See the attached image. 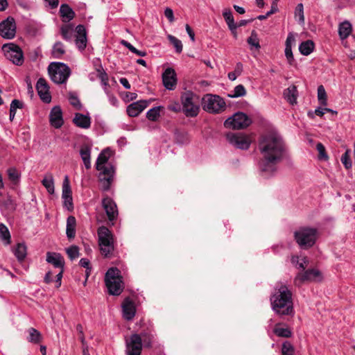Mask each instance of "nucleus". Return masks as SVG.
I'll list each match as a JSON object with an SVG mask.
<instances>
[{
    "label": "nucleus",
    "mask_w": 355,
    "mask_h": 355,
    "mask_svg": "<svg viewBox=\"0 0 355 355\" xmlns=\"http://www.w3.org/2000/svg\"><path fill=\"white\" fill-rule=\"evenodd\" d=\"M46 261L53 266L54 268L60 269L56 275L55 287L59 288L62 284V278L64 272V259L63 257L57 252H48L46 253Z\"/></svg>",
    "instance_id": "11"
},
{
    "label": "nucleus",
    "mask_w": 355,
    "mask_h": 355,
    "mask_svg": "<svg viewBox=\"0 0 355 355\" xmlns=\"http://www.w3.org/2000/svg\"><path fill=\"white\" fill-rule=\"evenodd\" d=\"M121 44L128 49L131 52L135 51V47L126 40H122Z\"/></svg>",
    "instance_id": "64"
},
{
    "label": "nucleus",
    "mask_w": 355,
    "mask_h": 355,
    "mask_svg": "<svg viewBox=\"0 0 355 355\" xmlns=\"http://www.w3.org/2000/svg\"><path fill=\"white\" fill-rule=\"evenodd\" d=\"M318 98L320 103L322 105H327V93L324 89V87L322 85H320L318 87Z\"/></svg>",
    "instance_id": "45"
},
{
    "label": "nucleus",
    "mask_w": 355,
    "mask_h": 355,
    "mask_svg": "<svg viewBox=\"0 0 355 355\" xmlns=\"http://www.w3.org/2000/svg\"><path fill=\"white\" fill-rule=\"evenodd\" d=\"M153 336L146 332L132 334L125 337V355H141L142 348L151 347Z\"/></svg>",
    "instance_id": "3"
},
{
    "label": "nucleus",
    "mask_w": 355,
    "mask_h": 355,
    "mask_svg": "<svg viewBox=\"0 0 355 355\" xmlns=\"http://www.w3.org/2000/svg\"><path fill=\"white\" fill-rule=\"evenodd\" d=\"M316 149L318 151V159L320 160H328L329 156L326 153L325 147L322 143H318L316 145Z\"/></svg>",
    "instance_id": "50"
},
{
    "label": "nucleus",
    "mask_w": 355,
    "mask_h": 355,
    "mask_svg": "<svg viewBox=\"0 0 355 355\" xmlns=\"http://www.w3.org/2000/svg\"><path fill=\"white\" fill-rule=\"evenodd\" d=\"M252 123L250 118L245 113L238 112L225 121L224 125L228 128L243 129Z\"/></svg>",
    "instance_id": "10"
},
{
    "label": "nucleus",
    "mask_w": 355,
    "mask_h": 355,
    "mask_svg": "<svg viewBox=\"0 0 355 355\" xmlns=\"http://www.w3.org/2000/svg\"><path fill=\"white\" fill-rule=\"evenodd\" d=\"M7 59L13 64L21 66L24 62V54L20 47L15 44H4L2 47Z\"/></svg>",
    "instance_id": "12"
},
{
    "label": "nucleus",
    "mask_w": 355,
    "mask_h": 355,
    "mask_svg": "<svg viewBox=\"0 0 355 355\" xmlns=\"http://www.w3.org/2000/svg\"><path fill=\"white\" fill-rule=\"evenodd\" d=\"M168 38L169 41L171 42V43L175 48L176 52H178L179 53H181L182 51V42L173 35H168Z\"/></svg>",
    "instance_id": "52"
},
{
    "label": "nucleus",
    "mask_w": 355,
    "mask_h": 355,
    "mask_svg": "<svg viewBox=\"0 0 355 355\" xmlns=\"http://www.w3.org/2000/svg\"><path fill=\"white\" fill-rule=\"evenodd\" d=\"M69 102H70L71 105H73L76 109H77V110L81 109L82 105L80 102V100L76 95H74L73 94H70Z\"/></svg>",
    "instance_id": "56"
},
{
    "label": "nucleus",
    "mask_w": 355,
    "mask_h": 355,
    "mask_svg": "<svg viewBox=\"0 0 355 355\" xmlns=\"http://www.w3.org/2000/svg\"><path fill=\"white\" fill-rule=\"evenodd\" d=\"M23 103L17 99H14L10 103V106L14 107L15 109H21L23 108Z\"/></svg>",
    "instance_id": "63"
},
{
    "label": "nucleus",
    "mask_w": 355,
    "mask_h": 355,
    "mask_svg": "<svg viewBox=\"0 0 355 355\" xmlns=\"http://www.w3.org/2000/svg\"><path fill=\"white\" fill-rule=\"evenodd\" d=\"M59 12L62 18V21L64 22L71 21L75 16V12L67 4H62Z\"/></svg>",
    "instance_id": "27"
},
{
    "label": "nucleus",
    "mask_w": 355,
    "mask_h": 355,
    "mask_svg": "<svg viewBox=\"0 0 355 355\" xmlns=\"http://www.w3.org/2000/svg\"><path fill=\"white\" fill-rule=\"evenodd\" d=\"M102 205L109 220H114L118 215L117 207L114 200L107 196L103 199Z\"/></svg>",
    "instance_id": "19"
},
{
    "label": "nucleus",
    "mask_w": 355,
    "mask_h": 355,
    "mask_svg": "<svg viewBox=\"0 0 355 355\" xmlns=\"http://www.w3.org/2000/svg\"><path fill=\"white\" fill-rule=\"evenodd\" d=\"M315 44L311 40L302 42L299 46L300 52L304 55H309L314 49Z\"/></svg>",
    "instance_id": "33"
},
{
    "label": "nucleus",
    "mask_w": 355,
    "mask_h": 355,
    "mask_svg": "<svg viewBox=\"0 0 355 355\" xmlns=\"http://www.w3.org/2000/svg\"><path fill=\"white\" fill-rule=\"evenodd\" d=\"M182 111L187 117H196L200 111V96L191 92H183L180 97Z\"/></svg>",
    "instance_id": "4"
},
{
    "label": "nucleus",
    "mask_w": 355,
    "mask_h": 355,
    "mask_svg": "<svg viewBox=\"0 0 355 355\" xmlns=\"http://www.w3.org/2000/svg\"><path fill=\"white\" fill-rule=\"evenodd\" d=\"M60 34L65 41L71 42L74 37L73 26L71 24L62 26L60 28Z\"/></svg>",
    "instance_id": "30"
},
{
    "label": "nucleus",
    "mask_w": 355,
    "mask_h": 355,
    "mask_svg": "<svg viewBox=\"0 0 355 355\" xmlns=\"http://www.w3.org/2000/svg\"><path fill=\"white\" fill-rule=\"evenodd\" d=\"M0 239L8 245L10 243V234L8 227L3 223H0Z\"/></svg>",
    "instance_id": "39"
},
{
    "label": "nucleus",
    "mask_w": 355,
    "mask_h": 355,
    "mask_svg": "<svg viewBox=\"0 0 355 355\" xmlns=\"http://www.w3.org/2000/svg\"><path fill=\"white\" fill-rule=\"evenodd\" d=\"M295 37L292 33H289L287 36L285 47H291L292 49V45L295 43Z\"/></svg>",
    "instance_id": "61"
},
{
    "label": "nucleus",
    "mask_w": 355,
    "mask_h": 355,
    "mask_svg": "<svg viewBox=\"0 0 355 355\" xmlns=\"http://www.w3.org/2000/svg\"><path fill=\"white\" fill-rule=\"evenodd\" d=\"M164 15L171 22L174 21L173 12L171 8H166L165 9Z\"/></svg>",
    "instance_id": "62"
},
{
    "label": "nucleus",
    "mask_w": 355,
    "mask_h": 355,
    "mask_svg": "<svg viewBox=\"0 0 355 355\" xmlns=\"http://www.w3.org/2000/svg\"><path fill=\"white\" fill-rule=\"evenodd\" d=\"M79 264L82 267L86 268V278H87L89 275L90 271H91V268L89 267L90 262H89V259H87L86 258H82L79 261Z\"/></svg>",
    "instance_id": "57"
},
{
    "label": "nucleus",
    "mask_w": 355,
    "mask_h": 355,
    "mask_svg": "<svg viewBox=\"0 0 355 355\" xmlns=\"http://www.w3.org/2000/svg\"><path fill=\"white\" fill-rule=\"evenodd\" d=\"M295 17L300 24L304 22V6L302 3H298L295 8Z\"/></svg>",
    "instance_id": "47"
},
{
    "label": "nucleus",
    "mask_w": 355,
    "mask_h": 355,
    "mask_svg": "<svg viewBox=\"0 0 355 355\" xmlns=\"http://www.w3.org/2000/svg\"><path fill=\"white\" fill-rule=\"evenodd\" d=\"M42 184L46 188L49 193H54V180L51 174L46 175L42 181Z\"/></svg>",
    "instance_id": "35"
},
{
    "label": "nucleus",
    "mask_w": 355,
    "mask_h": 355,
    "mask_svg": "<svg viewBox=\"0 0 355 355\" xmlns=\"http://www.w3.org/2000/svg\"><path fill=\"white\" fill-rule=\"evenodd\" d=\"M317 233L315 228L303 227L295 232V239L301 248L307 249L315 244Z\"/></svg>",
    "instance_id": "9"
},
{
    "label": "nucleus",
    "mask_w": 355,
    "mask_h": 355,
    "mask_svg": "<svg viewBox=\"0 0 355 355\" xmlns=\"http://www.w3.org/2000/svg\"><path fill=\"white\" fill-rule=\"evenodd\" d=\"M73 122L76 126L84 129H87L91 125L90 117L80 113L75 114Z\"/></svg>",
    "instance_id": "25"
},
{
    "label": "nucleus",
    "mask_w": 355,
    "mask_h": 355,
    "mask_svg": "<svg viewBox=\"0 0 355 355\" xmlns=\"http://www.w3.org/2000/svg\"><path fill=\"white\" fill-rule=\"evenodd\" d=\"M223 16L228 27L236 24L234 17L232 15V12L230 8H225L223 10Z\"/></svg>",
    "instance_id": "46"
},
{
    "label": "nucleus",
    "mask_w": 355,
    "mask_h": 355,
    "mask_svg": "<svg viewBox=\"0 0 355 355\" xmlns=\"http://www.w3.org/2000/svg\"><path fill=\"white\" fill-rule=\"evenodd\" d=\"M114 173L111 174H103L102 172L100 173L99 180L101 182V187L103 191H108L110 187V184L112 181Z\"/></svg>",
    "instance_id": "34"
},
{
    "label": "nucleus",
    "mask_w": 355,
    "mask_h": 355,
    "mask_svg": "<svg viewBox=\"0 0 355 355\" xmlns=\"http://www.w3.org/2000/svg\"><path fill=\"white\" fill-rule=\"evenodd\" d=\"M322 279L323 275L322 272L318 269L312 268L306 270L303 273H299L295 279V283L297 285H300L304 281L319 282Z\"/></svg>",
    "instance_id": "14"
},
{
    "label": "nucleus",
    "mask_w": 355,
    "mask_h": 355,
    "mask_svg": "<svg viewBox=\"0 0 355 355\" xmlns=\"http://www.w3.org/2000/svg\"><path fill=\"white\" fill-rule=\"evenodd\" d=\"M9 180L13 183L17 184L20 178V174L15 168H10L7 170Z\"/></svg>",
    "instance_id": "42"
},
{
    "label": "nucleus",
    "mask_w": 355,
    "mask_h": 355,
    "mask_svg": "<svg viewBox=\"0 0 355 355\" xmlns=\"http://www.w3.org/2000/svg\"><path fill=\"white\" fill-rule=\"evenodd\" d=\"M352 24L347 21H343L340 24L338 27L339 36L342 40L346 39L352 32Z\"/></svg>",
    "instance_id": "31"
},
{
    "label": "nucleus",
    "mask_w": 355,
    "mask_h": 355,
    "mask_svg": "<svg viewBox=\"0 0 355 355\" xmlns=\"http://www.w3.org/2000/svg\"><path fill=\"white\" fill-rule=\"evenodd\" d=\"M282 355H294V348L293 345L288 341L282 344Z\"/></svg>",
    "instance_id": "54"
},
{
    "label": "nucleus",
    "mask_w": 355,
    "mask_h": 355,
    "mask_svg": "<svg viewBox=\"0 0 355 355\" xmlns=\"http://www.w3.org/2000/svg\"><path fill=\"white\" fill-rule=\"evenodd\" d=\"M16 33V25L13 18L8 17L0 23V35L5 39H12Z\"/></svg>",
    "instance_id": "16"
},
{
    "label": "nucleus",
    "mask_w": 355,
    "mask_h": 355,
    "mask_svg": "<svg viewBox=\"0 0 355 355\" xmlns=\"http://www.w3.org/2000/svg\"><path fill=\"white\" fill-rule=\"evenodd\" d=\"M248 44L250 46V49L252 50L254 48L257 50H259L261 48L259 44V40L258 38L257 33L255 31H252L250 36L247 40Z\"/></svg>",
    "instance_id": "37"
},
{
    "label": "nucleus",
    "mask_w": 355,
    "mask_h": 355,
    "mask_svg": "<svg viewBox=\"0 0 355 355\" xmlns=\"http://www.w3.org/2000/svg\"><path fill=\"white\" fill-rule=\"evenodd\" d=\"M98 78L101 79V84L104 86V88H108L109 83L107 74L103 70H98Z\"/></svg>",
    "instance_id": "58"
},
{
    "label": "nucleus",
    "mask_w": 355,
    "mask_h": 355,
    "mask_svg": "<svg viewBox=\"0 0 355 355\" xmlns=\"http://www.w3.org/2000/svg\"><path fill=\"white\" fill-rule=\"evenodd\" d=\"M160 107H155L150 110H149L146 113L147 118L153 121H155L157 119L159 116Z\"/></svg>",
    "instance_id": "51"
},
{
    "label": "nucleus",
    "mask_w": 355,
    "mask_h": 355,
    "mask_svg": "<svg viewBox=\"0 0 355 355\" xmlns=\"http://www.w3.org/2000/svg\"><path fill=\"white\" fill-rule=\"evenodd\" d=\"M123 317L127 320H131L135 315L136 308L134 302L127 297L122 304Z\"/></svg>",
    "instance_id": "22"
},
{
    "label": "nucleus",
    "mask_w": 355,
    "mask_h": 355,
    "mask_svg": "<svg viewBox=\"0 0 355 355\" xmlns=\"http://www.w3.org/2000/svg\"><path fill=\"white\" fill-rule=\"evenodd\" d=\"M272 310L279 315H289L293 311L292 294L285 285L277 289L270 298Z\"/></svg>",
    "instance_id": "2"
},
{
    "label": "nucleus",
    "mask_w": 355,
    "mask_h": 355,
    "mask_svg": "<svg viewBox=\"0 0 355 355\" xmlns=\"http://www.w3.org/2000/svg\"><path fill=\"white\" fill-rule=\"evenodd\" d=\"M246 94V90L243 85L236 86L232 91V93L229 94L231 98H238L244 96Z\"/></svg>",
    "instance_id": "43"
},
{
    "label": "nucleus",
    "mask_w": 355,
    "mask_h": 355,
    "mask_svg": "<svg viewBox=\"0 0 355 355\" xmlns=\"http://www.w3.org/2000/svg\"><path fill=\"white\" fill-rule=\"evenodd\" d=\"M66 252L69 256V259L73 260L78 258L80 255L79 248L76 245H71L66 249Z\"/></svg>",
    "instance_id": "48"
},
{
    "label": "nucleus",
    "mask_w": 355,
    "mask_h": 355,
    "mask_svg": "<svg viewBox=\"0 0 355 355\" xmlns=\"http://www.w3.org/2000/svg\"><path fill=\"white\" fill-rule=\"evenodd\" d=\"M72 197V191L68 176H65L62 182V198Z\"/></svg>",
    "instance_id": "38"
},
{
    "label": "nucleus",
    "mask_w": 355,
    "mask_h": 355,
    "mask_svg": "<svg viewBox=\"0 0 355 355\" xmlns=\"http://www.w3.org/2000/svg\"><path fill=\"white\" fill-rule=\"evenodd\" d=\"M110 153L108 150H103L98 156L96 162V170L102 172L103 174L114 173V168L110 164H107L110 157Z\"/></svg>",
    "instance_id": "15"
},
{
    "label": "nucleus",
    "mask_w": 355,
    "mask_h": 355,
    "mask_svg": "<svg viewBox=\"0 0 355 355\" xmlns=\"http://www.w3.org/2000/svg\"><path fill=\"white\" fill-rule=\"evenodd\" d=\"M104 92L107 94V96L108 97L109 102L110 103V104L114 106V107H117L118 106V103H119V101L116 98V97L115 96H114L110 92V91L108 89V88H107V87L104 88Z\"/></svg>",
    "instance_id": "55"
},
{
    "label": "nucleus",
    "mask_w": 355,
    "mask_h": 355,
    "mask_svg": "<svg viewBox=\"0 0 355 355\" xmlns=\"http://www.w3.org/2000/svg\"><path fill=\"white\" fill-rule=\"evenodd\" d=\"M98 244L101 253L108 257L114 250V236L112 232L105 226H101L97 231Z\"/></svg>",
    "instance_id": "6"
},
{
    "label": "nucleus",
    "mask_w": 355,
    "mask_h": 355,
    "mask_svg": "<svg viewBox=\"0 0 355 355\" xmlns=\"http://www.w3.org/2000/svg\"><path fill=\"white\" fill-rule=\"evenodd\" d=\"M13 253L19 261H22L26 256V246L24 243H18L13 249Z\"/></svg>",
    "instance_id": "36"
},
{
    "label": "nucleus",
    "mask_w": 355,
    "mask_h": 355,
    "mask_svg": "<svg viewBox=\"0 0 355 355\" xmlns=\"http://www.w3.org/2000/svg\"><path fill=\"white\" fill-rule=\"evenodd\" d=\"M29 336L28 340L31 343H38L41 341V334L35 329L31 328L28 330Z\"/></svg>",
    "instance_id": "41"
},
{
    "label": "nucleus",
    "mask_w": 355,
    "mask_h": 355,
    "mask_svg": "<svg viewBox=\"0 0 355 355\" xmlns=\"http://www.w3.org/2000/svg\"><path fill=\"white\" fill-rule=\"evenodd\" d=\"M226 137L231 145L239 149L247 150L251 144L250 138L243 133L230 132Z\"/></svg>",
    "instance_id": "13"
},
{
    "label": "nucleus",
    "mask_w": 355,
    "mask_h": 355,
    "mask_svg": "<svg viewBox=\"0 0 355 355\" xmlns=\"http://www.w3.org/2000/svg\"><path fill=\"white\" fill-rule=\"evenodd\" d=\"M76 220L73 216H69L67 219L66 234L69 239H72L76 236Z\"/></svg>",
    "instance_id": "28"
},
{
    "label": "nucleus",
    "mask_w": 355,
    "mask_h": 355,
    "mask_svg": "<svg viewBox=\"0 0 355 355\" xmlns=\"http://www.w3.org/2000/svg\"><path fill=\"white\" fill-rule=\"evenodd\" d=\"M80 155L87 169L91 168V148L87 145H83L80 150Z\"/></svg>",
    "instance_id": "26"
},
{
    "label": "nucleus",
    "mask_w": 355,
    "mask_h": 355,
    "mask_svg": "<svg viewBox=\"0 0 355 355\" xmlns=\"http://www.w3.org/2000/svg\"><path fill=\"white\" fill-rule=\"evenodd\" d=\"M16 209V204L11 197L8 196L0 203V210L2 213L14 211Z\"/></svg>",
    "instance_id": "29"
},
{
    "label": "nucleus",
    "mask_w": 355,
    "mask_h": 355,
    "mask_svg": "<svg viewBox=\"0 0 355 355\" xmlns=\"http://www.w3.org/2000/svg\"><path fill=\"white\" fill-rule=\"evenodd\" d=\"M66 51L64 45L61 42H56L52 48V56L56 59H60L64 55Z\"/></svg>",
    "instance_id": "32"
},
{
    "label": "nucleus",
    "mask_w": 355,
    "mask_h": 355,
    "mask_svg": "<svg viewBox=\"0 0 355 355\" xmlns=\"http://www.w3.org/2000/svg\"><path fill=\"white\" fill-rule=\"evenodd\" d=\"M36 89L38 95L44 103L51 102V96L49 92V86L45 79L41 78L37 80Z\"/></svg>",
    "instance_id": "21"
},
{
    "label": "nucleus",
    "mask_w": 355,
    "mask_h": 355,
    "mask_svg": "<svg viewBox=\"0 0 355 355\" xmlns=\"http://www.w3.org/2000/svg\"><path fill=\"white\" fill-rule=\"evenodd\" d=\"M274 332L279 337L289 338L291 336V331L288 328L276 327L274 329Z\"/></svg>",
    "instance_id": "49"
},
{
    "label": "nucleus",
    "mask_w": 355,
    "mask_h": 355,
    "mask_svg": "<svg viewBox=\"0 0 355 355\" xmlns=\"http://www.w3.org/2000/svg\"><path fill=\"white\" fill-rule=\"evenodd\" d=\"M147 102L145 101L135 102L127 107V113L130 116H137L147 107Z\"/></svg>",
    "instance_id": "23"
},
{
    "label": "nucleus",
    "mask_w": 355,
    "mask_h": 355,
    "mask_svg": "<svg viewBox=\"0 0 355 355\" xmlns=\"http://www.w3.org/2000/svg\"><path fill=\"white\" fill-rule=\"evenodd\" d=\"M49 73L55 83L63 84L68 80L71 74V69L64 63L52 62L49 66Z\"/></svg>",
    "instance_id": "7"
},
{
    "label": "nucleus",
    "mask_w": 355,
    "mask_h": 355,
    "mask_svg": "<svg viewBox=\"0 0 355 355\" xmlns=\"http://www.w3.org/2000/svg\"><path fill=\"white\" fill-rule=\"evenodd\" d=\"M262 159L259 162L261 175L268 178L276 172L277 164L286 155V146L282 137L276 132H271L262 137L259 141Z\"/></svg>",
    "instance_id": "1"
},
{
    "label": "nucleus",
    "mask_w": 355,
    "mask_h": 355,
    "mask_svg": "<svg viewBox=\"0 0 355 355\" xmlns=\"http://www.w3.org/2000/svg\"><path fill=\"white\" fill-rule=\"evenodd\" d=\"M75 44L77 49L83 52L87 44V32L83 25H78L76 28Z\"/></svg>",
    "instance_id": "17"
},
{
    "label": "nucleus",
    "mask_w": 355,
    "mask_h": 355,
    "mask_svg": "<svg viewBox=\"0 0 355 355\" xmlns=\"http://www.w3.org/2000/svg\"><path fill=\"white\" fill-rule=\"evenodd\" d=\"M291 261L292 263L299 269H304L308 263V260L305 257H299L297 256H294L292 257Z\"/></svg>",
    "instance_id": "40"
},
{
    "label": "nucleus",
    "mask_w": 355,
    "mask_h": 355,
    "mask_svg": "<svg viewBox=\"0 0 355 355\" xmlns=\"http://www.w3.org/2000/svg\"><path fill=\"white\" fill-rule=\"evenodd\" d=\"M202 106L205 111L209 113H220L226 107L223 98L218 95L207 94L202 98Z\"/></svg>",
    "instance_id": "8"
},
{
    "label": "nucleus",
    "mask_w": 355,
    "mask_h": 355,
    "mask_svg": "<svg viewBox=\"0 0 355 355\" xmlns=\"http://www.w3.org/2000/svg\"><path fill=\"white\" fill-rule=\"evenodd\" d=\"M62 202H63V207L67 209L68 211H71L73 209V198H62Z\"/></svg>",
    "instance_id": "59"
},
{
    "label": "nucleus",
    "mask_w": 355,
    "mask_h": 355,
    "mask_svg": "<svg viewBox=\"0 0 355 355\" xmlns=\"http://www.w3.org/2000/svg\"><path fill=\"white\" fill-rule=\"evenodd\" d=\"M285 56L289 64L292 65L294 63V57L291 47H285Z\"/></svg>",
    "instance_id": "60"
},
{
    "label": "nucleus",
    "mask_w": 355,
    "mask_h": 355,
    "mask_svg": "<svg viewBox=\"0 0 355 355\" xmlns=\"http://www.w3.org/2000/svg\"><path fill=\"white\" fill-rule=\"evenodd\" d=\"M51 125L55 128H60L64 123L62 112L60 106L53 107L49 114Z\"/></svg>",
    "instance_id": "20"
},
{
    "label": "nucleus",
    "mask_w": 355,
    "mask_h": 355,
    "mask_svg": "<svg viewBox=\"0 0 355 355\" xmlns=\"http://www.w3.org/2000/svg\"><path fill=\"white\" fill-rule=\"evenodd\" d=\"M351 150L349 149H347L346 152L342 155L341 157V162L345 166V167L348 169L350 168L352 166V161L349 158V153Z\"/></svg>",
    "instance_id": "53"
},
{
    "label": "nucleus",
    "mask_w": 355,
    "mask_h": 355,
    "mask_svg": "<svg viewBox=\"0 0 355 355\" xmlns=\"http://www.w3.org/2000/svg\"><path fill=\"white\" fill-rule=\"evenodd\" d=\"M105 285L109 293L119 295L123 291L124 284L122 281L121 271L116 268H110L105 276Z\"/></svg>",
    "instance_id": "5"
},
{
    "label": "nucleus",
    "mask_w": 355,
    "mask_h": 355,
    "mask_svg": "<svg viewBox=\"0 0 355 355\" xmlns=\"http://www.w3.org/2000/svg\"><path fill=\"white\" fill-rule=\"evenodd\" d=\"M284 98L291 105H293L297 104V98L298 96V92L295 85H291L284 91L283 93Z\"/></svg>",
    "instance_id": "24"
},
{
    "label": "nucleus",
    "mask_w": 355,
    "mask_h": 355,
    "mask_svg": "<svg viewBox=\"0 0 355 355\" xmlns=\"http://www.w3.org/2000/svg\"><path fill=\"white\" fill-rule=\"evenodd\" d=\"M162 82L166 89L173 90L177 84L176 73L175 70L171 67L166 69L162 74Z\"/></svg>",
    "instance_id": "18"
},
{
    "label": "nucleus",
    "mask_w": 355,
    "mask_h": 355,
    "mask_svg": "<svg viewBox=\"0 0 355 355\" xmlns=\"http://www.w3.org/2000/svg\"><path fill=\"white\" fill-rule=\"evenodd\" d=\"M243 69V64L241 62H238L236 64L234 71L230 72L228 73V78L230 80H235L237 76H240L242 73Z\"/></svg>",
    "instance_id": "44"
}]
</instances>
